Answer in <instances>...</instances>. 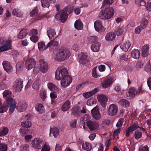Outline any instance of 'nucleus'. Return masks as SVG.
Masks as SVG:
<instances>
[{"label":"nucleus","mask_w":151,"mask_h":151,"mask_svg":"<svg viewBox=\"0 0 151 151\" xmlns=\"http://www.w3.org/2000/svg\"><path fill=\"white\" fill-rule=\"evenodd\" d=\"M55 78L58 80H61V85L64 88L68 86L72 81L68 70L64 67H60L57 69L55 72Z\"/></svg>","instance_id":"f257e3e1"},{"label":"nucleus","mask_w":151,"mask_h":151,"mask_svg":"<svg viewBox=\"0 0 151 151\" xmlns=\"http://www.w3.org/2000/svg\"><path fill=\"white\" fill-rule=\"evenodd\" d=\"M71 55L69 49L62 48L58 50L53 56L54 59L58 61H62L68 59Z\"/></svg>","instance_id":"f03ea898"},{"label":"nucleus","mask_w":151,"mask_h":151,"mask_svg":"<svg viewBox=\"0 0 151 151\" xmlns=\"http://www.w3.org/2000/svg\"><path fill=\"white\" fill-rule=\"evenodd\" d=\"M3 95L4 98L6 100L10 111L13 112L16 107L17 103L15 100L12 98V92L9 90H6L3 93Z\"/></svg>","instance_id":"7ed1b4c3"},{"label":"nucleus","mask_w":151,"mask_h":151,"mask_svg":"<svg viewBox=\"0 0 151 151\" xmlns=\"http://www.w3.org/2000/svg\"><path fill=\"white\" fill-rule=\"evenodd\" d=\"M73 11L72 7H68L58 13L55 16V17L58 19H60L62 22H64L67 19L68 14L71 13Z\"/></svg>","instance_id":"20e7f679"},{"label":"nucleus","mask_w":151,"mask_h":151,"mask_svg":"<svg viewBox=\"0 0 151 151\" xmlns=\"http://www.w3.org/2000/svg\"><path fill=\"white\" fill-rule=\"evenodd\" d=\"M114 12L113 7H108L100 12L99 17L102 19H109L113 17Z\"/></svg>","instance_id":"39448f33"},{"label":"nucleus","mask_w":151,"mask_h":151,"mask_svg":"<svg viewBox=\"0 0 151 151\" xmlns=\"http://www.w3.org/2000/svg\"><path fill=\"white\" fill-rule=\"evenodd\" d=\"M42 138L40 137H35L32 140L31 146L33 148L37 149H41L42 145L45 142Z\"/></svg>","instance_id":"423d86ee"},{"label":"nucleus","mask_w":151,"mask_h":151,"mask_svg":"<svg viewBox=\"0 0 151 151\" xmlns=\"http://www.w3.org/2000/svg\"><path fill=\"white\" fill-rule=\"evenodd\" d=\"M118 110L117 106L115 104H112L109 105L107 109L106 113L108 115L110 116H114L117 114Z\"/></svg>","instance_id":"0eeeda50"},{"label":"nucleus","mask_w":151,"mask_h":151,"mask_svg":"<svg viewBox=\"0 0 151 151\" xmlns=\"http://www.w3.org/2000/svg\"><path fill=\"white\" fill-rule=\"evenodd\" d=\"M87 126L91 131L98 129L99 127V124L94 121L90 120L86 122Z\"/></svg>","instance_id":"6e6552de"},{"label":"nucleus","mask_w":151,"mask_h":151,"mask_svg":"<svg viewBox=\"0 0 151 151\" xmlns=\"http://www.w3.org/2000/svg\"><path fill=\"white\" fill-rule=\"evenodd\" d=\"M40 70L43 73H46L49 69V66L47 63L42 59L39 60Z\"/></svg>","instance_id":"1a4fd4ad"},{"label":"nucleus","mask_w":151,"mask_h":151,"mask_svg":"<svg viewBox=\"0 0 151 151\" xmlns=\"http://www.w3.org/2000/svg\"><path fill=\"white\" fill-rule=\"evenodd\" d=\"M97 99L100 104L102 107H105L108 101L107 96L104 95L100 94L98 95Z\"/></svg>","instance_id":"9d476101"},{"label":"nucleus","mask_w":151,"mask_h":151,"mask_svg":"<svg viewBox=\"0 0 151 151\" xmlns=\"http://www.w3.org/2000/svg\"><path fill=\"white\" fill-rule=\"evenodd\" d=\"M12 41L8 40L4 42L3 45L0 46V52L6 51L12 48Z\"/></svg>","instance_id":"9b49d317"},{"label":"nucleus","mask_w":151,"mask_h":151,"mask_svg":"<svg viewBox=\"0 0 151 151\" xmlns=\"http://www.w3.org/2000/svg\"><path fill=\"white\" fill-rule=\"evenodd\" d=\"M94 26L96 30L99 33L104 32L106 28L102 25L101 22L100 20L96 21L94 23Z\"/></svg>","instance_id":"f8f14e48"},{"label":"nucleus","mask_w":151,"mask_h":151,"mask_svg":"<svg viewBox=\"0 0 151 151\" xmlns=\"http://www.w3.org/2000/svg\"><path fill=\"white\" fill-rule=\"evenodd\" d=\"M114 81V80L113 78L109 77L107 78L102 82V87L104 88L109 87L112 84Z\"/></svg>","instance_id":"ddd939ff"},{"label":"nucleus","mask_w":151,"mask_h":151,"mask_svg":"<svg viewBox=\"0 0 151 151\" xmlns=\"http://www.w3.org/2000/svg\"><path fill=\"white\" fill-rule=\"evenodd\" d=\"M36 64L35 60L32 58H31L27 60L25 66L27 70H30L33 68Z\"/></svg>","instance_id":"4468645a"},{"label":"nucleus","mask_w":151,"mask_h":151,"mask_svg":"<svg viewBox=\"0 0 151 151\" xmlns=\"http://www.w3.org/2000/svg\"><path fill=\"white\" fill-rule=\"evenodd\" d=\"M93 117L96 120H99L101 117V114L99 112L98 107L96 106L91 111Z\"/></svg>","instance_id":"2eb2a0df"},{"label":"nucleus","mask_w":151,"mask_h":151,"mask_svg":"<svg viewBox=\"0 0 151 151\" xmlns=\"http://www.w3.org/2000/svg\"><path fill=\"white\" fill-rule=\"evenodd\" d=\"M23 86V81L21 79L17 80L13 86L14 90L16 92H20Z\"/></svg>","instance_id":"dca6fc26"},{"label":"nucleus","mask_w":151,"mask_h":151,"mask_svg":"<svg viewBox=\"0 0 151 151\" xmlns=\"http://www.w3.org/2000/svg\"><path fill=\"white\" fill-rule=\"evenodd\" d=\"M27 106V104L25 101H21L18 104L17 109L19 111L22 112L26 109Z\"/></svg>","instance_id":"f3484780"},{"label":"nucleus","mask_w":151,"mask_h":151,"mask_svg":"<svg viewBox=\"0 0 151 151\" xmlns=\"http://www.w3.org/2000/svg\"><path fill=\"white\" fill-rule=\"evenodd\" d=\"M3 66L4 70L8 73H11L13 71V68L10 63L8 61H4L3 63Z\"/></svg>","instance_id":"a211bd4d"},{"label":"nucleus","mask_w":151,"mask_h":151,"mask_svg":"<svg viewBox=\"0 0 151 151\" xmlns=\"http://www.w3.org/2000/svg\"><path fill=\"white\" fill-rule=\"evenodd\" d=\"M79 61L82 64H85L88 61L87 56L85 53H81L78 55Z\"/></svg>","instance_id":"6ab92c4d"},{"label":"nucleus","mask_w":151,"mask_h":151,"mask_svg":"<svg viewBox=\"0 0 151 151\" xmlns=\"http://www.w3.org/2000/svg\"><path fill=\"white\" fill-rule=\"evenodd\" d=\"M98 91V88H96L91 91L84 93L83 95L85 98L88 99L96 94Z\"/></svg>","instance_id":"aec40b11"},{"label":"nucleus","mask_w":151,"mask_h":151,"mask_svg":"<svg viewBox=\"0 0 151 151\" xmlns=\"http://www.w3.org/2000/svg\"><path fill=\"white\" fill-rule=\"evenodd\" d=\"M59 129L57 127H53L51 128L50 129V135L51 134L53 135L54 137L57 138L59 134Z\"/></svg>","instance_id":"412c9836"},{"label":"nucleus","mask_w":151,"mask_h":151,"mask_svg":"<svg viewBox=\"0 0 151 151\" xmlns=\"http://www.w3.org/2000/svg\"><path fill=\"white\" fill-rule=\"evenodd\" d=\"M47 33L50 40H54L56 37V34L54 29H49L47 31Z\"/></svg>","instance_id":"4be33fe9"},{"label":"nucleus","mask_w":151,"mask_h":151,"mask_svg":"<svg viewBox=\"0 0 151 151\" xmlns=\"http://www.w3.org/2000/svg\"><path fill=\"white\" fill-rule=\"evenodd\" d=\"M116 37L115 34L113 32L108 33L105 36V39L107 41L110 42L113 40Z\"/></svg>","instance_id":"5701e85b"},{"label":"nucleus","mask_w":151,"mask_h":151,"mask_svg":"<svg viewBox=\"0 0 151 151\" xmlns=\"http://www.w3.org/2000/svg\"><path fill=\"white\" fill-rule=\"evenodd\" d=\"M131 44L128 41H127L121 44L120 47L124 51H127L131 46Z\"/></svg>","instance_id":"b1692460"},{"label":"nucleus","mask_w":151,"mask_h":151,"mask_svg":"<svg viewBox=\"0 0 151 151\" xmlns=\"http://www.w3.org/2000/svg\"><path fill=\"white\" fill-rule=\"evenodd\" d=\"M100 44L98 42H94L91 46L92 50L94 52H97L99 50Z\"/></svg>","instance_id":"393cba45"},{"label":"nucleus","mask_w":151,"mask_h":151,"mask_svg":"<svg viewBox=\"0 0 151 151\" xmlns=\"http://www.w3.org/2000/svg\"><path fill=\"white\" fill-rule=\"evenodd\" d=\"M42 83L40 79L37 78H36L32 85V88L35 90H37L40 86Z\"/></svg>","instance_id":"a878e982"},{"label":"nucleus","mask_w":151,"mask_h":151,"mask_svg":"<svg viewBox=\"0 0 151 151\" xmlns=\"http://www.w3.org/2000/svg\"><path fill=\"white\" fill-rule=\"evenodd\" d=\"M149 52V46L147 45H144L142 47V55L144 57H146Z\"/></svg>","instance_id":"bb28decb"},{"label":"nucleus","mask_w":151,"mask_h":151,"mask_svg":"<svg viewBox=\"0 0 151 151\" xmlns=\"http://www.w3.org/2000/svg\"><path fill=\"white\" fill-rule=\"evenodd\" d=\"M36 110L40 114H42L45 112L44 106L41 104H37L35 106Z\"/></svg>","instance_id":"cd10ccee"},{"label":"nucleus","mask_w":151,"mask_h":151,"mask_svg":"<svg viewBox=\"0 0 151 151\" xmlns=\"http://www.w3.org/2000/svg\"><path fill=\"white\" fill-rule=\"evenodd\" d=\"M137 93V89L133 87L131 88L128 90L127 96L130 97H133Z\"/></svg>","instance_id":"c85d7f7f"},{"label":"nucleus","mask_w":151,"mask_h":151,"mask_svg":"<svg viewBox=\"0 0 151 151\" xmlns=\"http://www.w3.org/2000/svg\"><path fill=\"white\" fill-rule=\"evenodd\" d=\"M38 47L39 51L41 52H43L47 49L45 42L43 41H40L38 43Z\"/></svg>","instance_id":"c756f323"},{"label":"nucleus","mask_w":151,"mask_h":151,"mask_svg":"<svg viewBox=\"0 0 151 151\" xmlns=\"http://www.w3.org/2000/svg\"><path fill=\"white\" fill-rule=\"evenodd\" d=\"M70 107V103L69 100L66 101L62 105L61 109L63 111H65L68 110Z\"/></svg>","instance_id":"7c9ffc66"},{"label":"nucleus","mask_w":151,"mask_h":151,"mask_svg":"<svg viewBox=\"0 0 151 151\" xmlns=\"http://www.w3.org/2000/svg\"><path fill=\"white\" fill-rule=\"evenodd\" d=\"M148 23V21L145 18H142L141 20L140 26L142 29H144L146 27Z\"/></svg>","instance_id":"2f4dec72"},{"label":"nucleus","mask_w":151,"mask_h":151,"mask_svg":"<svg viewBox=\"0 0 151 151\" xmlns=\"http://www.w3.org/2000/svg\"><path fill=\"white\" fill-rule=\"evenodd\" d=\"M75 27L77 29L80 30L83 29V25L80 20H77L74 24Z\"/></svg>","instance_id":"473e14b6"},{"label":"nucleus","mask_w":151,"mask_h":151,"mask_svg":"<svg viewBox=\"0 0 151 151\" xmlns=\"http://www.w3.org/2000/svg\"><path fill=\"white\" fill-rule=\"evenodd\" d=\"M12 14L18 17H21L22 16V14L18 8L14 9L12 11Z\"/></svg>","instance_id":"72a5a7b5"},{"label":"nucleus","mask_w":151,"mask_h":151,"mask_svg":"<svg viewBox=\"0 0 151 151\" xmlns=\"http://www.w3.org/2000/svg\"><path fill=\"white\" fill-rule=\"evenodd\" d=\"M132 56L135 59H138L140 56V52L138 50H134L131 52Z\"/></svg>","instance_id":"f704fd0d"},{"label":"nucleus","mask_w":151,"mask_h":151,"mask_svg":"<svg viewBox=\"0 0 151 151\" xmlns=\"http://www.w3.org/2000/svg\"><path fill=\"white\" fill-rule=\"evenodd\" d=\"M41 151H50V147L48 143L45 142L42 146Z\"/></svg>","instance_id":"c9c22d12"},{"label":"nucleus","mask_w":151,"mask_h":151,"mask_svg":"<svg viewBox=\"0 0 151 151\" xmlns=\"http://www.w3.org/2000/svg\"><path fill=\"white\" fill-rule=\"evenodd\" d=\"M9 129L6 127H3L0 129V136H2L6 135L8 133Z\"/></svg>","instance_id":"e433bc0d"},{"label":"nucleus","mask_w":151,"mask_h":151,"mask_svg":"<svg viewBox=\"0 0 151 151\" xmlns=\"http://www.w3.org/2000/svg\"><path fill=\"white\" fill-rule=\"evenodd\" d=\"M119 103L121 105L125 107H128L130 105V102L129 101L124 99L120 100L119 101Z\"/></svg>","instance_id":"4c0bfd02"},{"label":"nucleus","mask_w":151,"mask_h":151,"mask_svg":"<svg viewBox=\"0 0 151 151\" xmlns=\"http://www.w3.org/2000/svg\"><path fill=\"white\" fill-rule=\"evenodd\" d=\"M72 114L75 116H78L80 113L79 109L76 106H73L72 109Z\"/></svg>","instance_id":"58836bf2"},{"label":"nucleus","mask_w":151,"mask_h":151,"mask_svg":"<svg viewBox=\"0 0 151 151\" xmlns=\"http://www.w3.org/2000/svg\"><path fill=\"white\" fill-rule=\"evenodd\" d=\"M97 67H94L92 70V76L95 78H98L100 77L101 74L97 71Z\"/></svg>","instance_id":"ea45409f"},{"label":"nucleus","mask_w":151,"mask_h":151,"mask_svg":"<svg viewBox=\"0 0 151 151\" xmlns=\"http://www.w3.org/2000/svg\"><path fill=\"white\" fill-rule=\"evenodd\" d=\"M40 98L43 101H44L47 97L46 90L42 89L40 91Z\"/></svg>","instance_id":"a19ab883"},{"label":"nucleus","mask_w":151,"mask_h":151,"mask_svg":"<svg viewBox=\"0 0 151 151\" xmlns=\"http://www.w3.org/2000/svg\"><path fill=\"white\" fill-rule=\"evenodd\" d=\"M32 123L31 122L28 121H26L22 122L21 125L23 127L29 128L30 127L32 126Z\"/></svg>","instance_id":"79ce46f5"},{"label":"nucleus","mask_w":151,"mask_h":151,"mask_svg":"<svg viewBox=\"0 0 151 151\" xmlns=\"http://www.w3.org/2000/svg\"><path fill=\"white\" fill-rule=\"evenodd\" d=\"M124 31V28L123 27H119L115 30V32L117 36H120Z\"/></svg>","instance_id":"37998d69"},{"label":"nucleus","mask_w":151,"mask_h":151,"mask_svg":"<svg viewBox=\"0 0 151 151\" xmlns=\"http://www.w3.org/2000/svg\"><path fill=\"white\" fill-rule=\"evenodd\" d=\"M82 148L84 150L89 151L91 149L92 147L90 143L86 142L83 144L82 145Z\"/></svg>","instance_id":"c03bdc74"},{"label":"nucleus","mask_w":151,"mask_h":151,"mask_svg":"<svg viewBox=\"0 0 151 151\" xmlns=\"http://www.w3.org/2000/svg\"><path fill=\"white\" fill-rule=\"evenodd\" d=\"M135 2L138 6H144L146 5V2L144 0H135Z\"/></svg>","instance_id":"a18cd8bd"},{"label":"nucleus","mask_w":151,"mask_h":151,"mask_svg":"<svg viewBox=\"0 0 151 151\" xmlns=\"http://www.w3.org/2000/svg\"><path fill=\"white\" fill-rule=\"evenodd\" d=\"M96 103V100L94 98H91L89 99L87 101V104L88 106H92Z\"/></svg>","instance_id":"49530a36"},{"label":"nucleus","mask_w":151,"mask_h":151,"mask_svg":"<svg viewBox=\"0 0 151 151\" xmlns=\"http://www.w3.org/2000/svg\"><path fill=\"white\" fill-rule=\"evenodd\" d=\"M91 118V117L90 115L85 114L81 119V121H82L84 122H87L90 120V119Z\"/></svg>","instance_id":"de8ad7c7"},{"label":"nucleus","mask_w":151,"mask_h":151,"mask_svg":"<svg viewBox=\"0 0 151 151\" xmlns=\"http://www.w3.org/2000/svg\"><path fill=\"white\" fill-rule=\"evenodd\" d=\"M98 38L97 36H91L90 37L88 38V40L90 42H98Z\"/></svg>","instance_id":"09e8293b"},{"label":"nucleus","mask_w":151,"mask_h":151,"mask_svg":"<svg viewBox=\"0 0 151 151\" xmlns=\"http://www.w3.org/2000/svg\"><path fill=\"white\" fill-rule=\"evenodd\" d=\"M27 32L25 30H22L19 32L18 37L19 38L21 39L24 38L27 35Z\"/></svg>","instance_id":"8fccbe9b"},{"label":"nucleus","mask_w":151,"mask_h":151,"mask_svg":"<svg viewBox=\"0 0 151 151\" xmlns=\"http://www.w3.org/2000/svg\"><path fill=\"white\" fill-rule=\"evenodd\" d=\"M29 146L28 144L22 145L20 147V151H29Z\"/></svg>","instance_id":"3c124183"},{"label":"nucleus","mask_w":151,"mask_h":151,"mask_svg":"<svg viewBox=\"0 0 151 151\" xmlns=\"http://www.w3.org/2000/svg\"><path fill=\"white\" fill-rule=\"evenodd\" d=\"M42 5L43 7H48L50 4L48 0H41Z\"/></svg>","instance_id":"603ef678"},{"label":"nucleus","mask_w":151,"mask_h":151,"mask_svg":"<svg viewBox=\"0 0 151 151\" xmlns=\"http://www.w3.org/2000/svg\"><path fill=\"white\" fill-rule=\"evenodd\" d=\"M114 89L116 92L121 94H122L124 91L122 89L120 85L119 84H117L115 86Z\"/></svg>","instance_id":"864d4df0"},{"label":"nucleus","mask_w":151,"mask_h":151,"mask_svg":"<svg viewBox=\"0 0 151 151\" xmlns=\"http://www.w3.org/2000/svg\"><path fill=\"white\" fill-rule=\"evenodd\" d=\"M114 2V0H104L103 5L105 7L107 6L112 4Z\"/></svg>","instance_id":"5fc2aeb1"},{"label":"nucleus","mask_w":151,"mask_h":151,"mask_svg":"<svg viewBox=\"0 0 151 151\" xmlns=\"http://www.w3.org/2000/svg\"><path fill=\"white\" fill-rule=\"evenodd\" d=\"M48 88L51 91L56 90L57 88L56 86L51 83H49L47 84Z\"/></svg>","instance_id":"6e6d98bb"},{"label":"nucleus","mask_w":151,"mask_h":151,"mask_svg":"<svg viewBox=\"0 0 151 151\" xmlns=\"http://www.w3.org/2000/svg\"><path fill=\"white\" fill-rule=\"evenodd\" d=\"M7 145L4 143L0 144V151H7Z\"/></svg>","instance_id":"4d7b16f0"},{"label":"nucleus","mask_w":151,"mask_h":151,"mask_svg":"<svg viewBox=\"0 0 151 151\" xmlns=\"http://www.w3.org/2000/svg\"><path fill=\"white\" fill-rule=\"evenodd\" d=\"M34 80V78L33 77H32L29 79L28 82L25 86V89H28L31 86Z\"/></svg>","instance_id":"13d9d810"},{"label":"nucleus","mask_w":151,"mask_h":151,"mask_svg":"<svg viewBox=\"0 0 151 151\" xmlns=\"http://www.w3.org/2000/svg\"><path fill=\"white\" fill-rule=\"evenodd\" d=\"M142 133L140 131L137 130L135 132L134 136L136 139H139L142 137Z\"/></svg>","instance_id":"bf43d9fd"},{"label":"nucleus","mask_w":151,"mask_h":151,"mask_svg":"<svg viewBox=\"0 0 151 151\" xmlns=\"http://www.w3.org/2000/svg\"><path fill=\"white\" fill-rule=\"evenodd\" d=\"M151 70V65L150 64H147L145 67V70L148 74H150Z\"/></svg>","instance_id":"052dcab7"},{"label":"nucleus","mask_w":151,"mask_h":151,"mask_svg":"<svg viewBox=\"0 0 151 151\" xmlns=\"http://www.w3.org/2000/svg\"><path fill=\"white\" fill-rule=\"evenodd\" d=\"M32 136L30 134H26L24 136L25 141L26 142H29L32 138Z\"/></svg>","instance_id":"680f3d73"},{"label":"nucleus","mask_w":151,"mask_h":151,"mask_svg":"<svg viewBox=\"0 0 151 151\" xmlns=\"http://www.w3.org/2000/svg\"><path fill=\"white\" fill-rule=\"evenodd\" d=\"M38 13V9L37 7H36L32 10L30 13V16L32 17L37 15Z\"/></svg>","instance_id":"e2e57ef3"},{"label":"nucleus","mask_w":151,"mask_h":151,"mask_svg":"<svg viewBox=\"0 0 151 151\" xmlns=\"http://www.w3.org/2000/svg\"><path fill=\"white\" fill-rule=\"evenodd\" d=\"M9 107L8 106L3 105L0 106V113H3L6 112Z\"/></svg>","instance_id":"0e129e2a"},{"label":"nucleus","mask_w":151,"mask_h":151,"mask_svg":"<svg viewBox=\"0 0 151 151\" xmlns=\"http://www.w3.org/2000/svg\"><path fill=\"white\" fill-rule=\"evenodd\" d=\"M124 119L122 118L119 119L116 124L117 127H121L124 122Z\"/></svg>","instance_id":"69168bd1"},{"label":"nucleus","mask_w":151,"mask_h":151,"mask_svg":"<svg viewBox=\"0 0 151 151\" xmlns=\"http://www.w3.org/2000/svg\"><path fill=\"white\" fill-rule=\"evenodd\" d=\"M77 120L74 119L71 121L70 123V126L71 128H74L76 127Z\"/></svg>","instance_id":"338daca9"},{"label":"nucleus","mask_w":151,"mask_h":151,"mask_svg":"<svg viewBox=\"0 0 151 151\" xmlns=\"http://www.w3.org/2000/svg\"><path fill=\"white\" fill-rule=\"evenodd\" d=\"M139 127L136 124H133L130 126L128 128L132 132L137 128Z\"/></svg>","instance_id":"774afa93"}]
</instances>
